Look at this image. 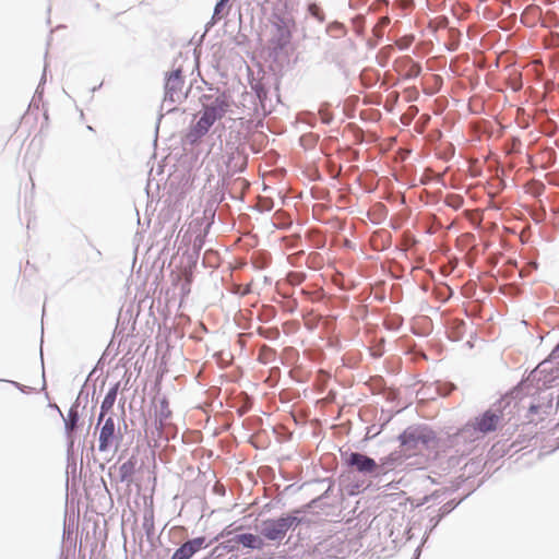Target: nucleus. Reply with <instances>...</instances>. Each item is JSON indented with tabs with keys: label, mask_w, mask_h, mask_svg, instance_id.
Listing matches in <instances>:
<instances>
[{
	"label": "nucleus",
	"mask_w": 559,
	"mask_h": 559,
	"mask_svg": "<svg viewBox=\"0 0 559 559\" xmlns=\"http://www.w3.org/2000/svg\"><path fill=\"white\" fill-rule=\"evenodd\" d=\"M296 516L287 515L278 519H269L262 522L261 534L269 540H282L286 533L299 524Z\"/></svg>",
	"instance_id": "nucleus-1"
},
{
	"label": "nucleus",
	"mask_w": 559,
	"mask_h": 559,
	"mask_svg": "<svg viewBox=\"0 0 559 559\" xmlns=\"http://www.w3.org/2000/svg\"><path fill=\"white\" fill-rule=\"evenodd\" d=\"M271 23L270 44L274 49H283L290 43L292 29L295 26V22L281 15H274Z\"/></svg>",
	"instance_id": "nucleus-2"
},
{
	"label": "nucleus",
	"mask_w": 559,
	"mask_h": 559,
	"mask_svg": "<svg viewBox=\"0 0 559 559\" xmlns=\"http://www.w3.org/2000/svg\"><path fill=\"white\" fill-rule=\"evenodd\" d=\"M501 412L486 411L480 416L475 417L471 424L466 425L464 431L473 429L483 435L495 431L501 421Z\"/></svg>",
	"instance_id": "nucleus-3"
},
{
	"label": "nucleus",
	"mask_w": 559,
	"mask_h": 559,
	"mask_svg": "<svg viewBox=\"0 0 559 559\" xmlns=\"http://www.w3.org/2000/svg\"><path fill=\"white\" fill-rule=\"evenodd\" d=\"M120 439L119 432L116 431V424L112 417H108L100 428L98 439V450L106 452L117 444Z\"/></svg>",
	"instance_id": "nucleus-4"
},
{
	"label": "nucleus",
	"mask_w": 559,
	"mask_h": 559,
	"mask_svg": "<svg viewBox=\"0 0 559 559\" xmlns=\"http://www.w3.org/2000/svg\"><path fill=\"white\" fill-rule=\"evenodd\" d=\"M394 70L403 79H414L419 75L421 68L412 58L405 56L394 62Z\"/></svg>",
	"instance_id": "nucleus-5"
},
{
	"label": "nucleus",
	"mask_w": 559,
	"mask_h": 559,
	"mask_svg": "<svg viewBox=\"0 0 559 559\" xmlns=\"http://www.w3.org/2000/svg\"><path fill=\"white\" fill-rule=\"evenodd\" d=\"M204 537L188 540L174 552L171 559H190L197 551L204 547Z\"/></svg>",
	"instance_id": "nucleus-6"
},
{
	"label": "nucleus",
	"mask_w": 559,
	"mask_h": 559,
	"mask_svg": "<svg viewBox=\"0 0 559 559\" xmlns=\"http://www.w3.org/2000/svg\"><path fill=\"white\" fill-rule=\"evenodd\" d=\"M215 117H211L203 110L199 120L191 128L189 136L192 139V141L201 139L209 132L210 128L215 123Z\"/></svg>",
	"instance_id": "nucleus-7"
},
{
	"label": "nucleus",
	"mask_w": 559,
	"mask_h": 559,
	"mask_svg": "<svg viewBox=\"0 0 559 559\" xmlns=\"http://www.w3.org/2000/svg\"><path fill=\"white\" fill-rule=\"evenodd\" d=\"M346 462L349 466H354L362 473H372L377 468L374 460L356 452L350 453Z\"/></svg>",
	"instance_id": "nucleus-8"
},
{
	"label": "nucleus",
	"mask_w": 559,
	"mask_h": 559,
	"mask_svg": "<svg viewBox=\"0 0 559 559\" xmlns=\"http://www.w3.org/2000/svg\"><path fill=\"white\" fill-rule=\"evenodd\" d=\"M230 103L225 95L216 97L210 105L204 107V111L211 117H215V120L222 119L229 110Z\"/></svg>",
	"instance_id": "nucleus-9"
},
{
	"label": "nucleus",
	"mask_w": 559,
	"mask_h": 559,
	"mask_svg": "<svg viewBox=\"0 0 559 559\" xmlns=\"http://www.w3.org/2000/svg\"><path fill=\"white\" fill-rule=\"evenodd\" d=\"M182 87L183 80L180 74V71H175L170 73L165 85L166 96H168L170 100L175 102L182 94Z\"/></svg>",
	"instance_id": "nucleus-10"
},
{
	"label": "nucleus",
	"mask_w": 559,
	"mask_h": 559,
	"mask_svg": "<svg viewBox=\"0 0 559 559\" xmlns=\"http://www.w3.org/2000/svg\"><path fill=\"white\" fill-rule=\"evenodd\" d=\"M236 542L247 548H261L263 546L262 539L251 533L240 534L236 536Z\"/></svg>",
	"instance_id": "nucleus-11"
},
{
	"label": "nucleus",
	"mask_w": 559,
	"mask_h": 559,
	"mask_svg": "<svg viewBox=\"0 0 559 559\" xmlns=\"http://www.w3.org/2000/svg\"><path fill=\"white\" fill-rule=\"evenodd\" d=\"M160 216L164 218H176V221L180 219V210L175 205H167L162 210Z\"/></svg>",
	"instance_id": "nucleus-12"
},
{
	"label": "nucleus",
	"mask_w": 559,
	"mask_h": 559,
	"mask_svg": "<svg viewBox=\"0 0 559 559\" xmlns=\"http://www.w3.org/2000/svg\"><path fill=\"white\" fill-rule=\"evenodd\" d=\"M79 420L78 413L73 409L69 412L68 419L66 421V427L69 432H72L76 426V423Z\"/></svg>",
	"instance_id": "nucleus-13"
},
{
	"label": "nucleus",
	"mask_w": 559,
	"mask_h": 559,
	"mask_svg": "<svg viewBox=\"0 0 559 559\" xmlns=\"http://www.w3.org/2000/svg\"><path fill=\"white\" fill-rule=\"evenodd\" d=\"M112 402H114V397H110L109 395H107L105 397V400L103 401V403H102V412H100V415H99V418H98V424L102 423V420H103V418L105 416V412L111 407Z\"/></svg>",
	"instance_id": "nucleus-14"
},
{
	"label": "nucleus",
	"mask_w": 559,
	"mask_h": 559,
	"mask_svg": "<svg viewBox=\"0 0 559 559\" xmlns=\"http://www.w3.org/2000/svg\"><path fill=\"white\" fill-rule=\"evenodd\" d=\"M132 468L133 464L131 462H126L120 466V473L123 479L131 474Z\"/></svg>",
	"instance_id": "nucleus-15"
},
{
	"label": "nucleus",
	"mask_w": 559,
	"mask_h": 559,
	"mask_svg": "<svg viewBox=\"0 0 559 559\" xmlns=\"http://www.w3.org/2000/svg\"><path fill=\"white\" fill-rule=\"evenodd\" d=\"M408 44H409V41H408L407 39H405V38H404V39H402V40H400V41H397V45H399L402 49H403V48L408 47Z\"/></svg>",
	"instance_id": "nucleus-16"
},
{
	"label": "nucleus",
	"mask_w": 559,
	"mask_h": 559,
	"mask_svg": "<svg viewBox=\"0 0 559 559\" xmlns=\"http://www.w3.org/2000/svg\"><path fill=\"white\" fill-rule=\"evenodd\" d=\"M162 405H163V408H165V409H166V413H165L164 415H165V418H167V417L170 415V411L168 409L167 402H166V401H163V402H162Z\"/></svg>",
	"instance_id": "nucleus-17"
},
{
	"label": "nucleus",
	"mask_w": 559,
	"mask_h": 559,
	"mask_svg": "<svg viewBox=\"0 0 559 559\" xmlns=\"http://www.w3.org/2000/svg\"><path fill=\"white\" fill-rule=\"evenodd\" d=\"M226 2H222V0L216 4L215 7V13H218L221 11V8L225 4Z\"/></svg>",
	"instance_id": "nucleus-18"
},
{
	"label": "nucleus",
	"mask_w": 559,
	"mask_h": 559,
	"mask_svg": "<svg viewBox=\"0 0 559 559\" xmlns=\"http://www.w3.org/2000/svg\"><path fill=\"white\" fill-rule=\"evenodd\" d=\"M389 23H390L389 17L384 16V17L381 19V24L382 25H388Z\"/></svg>",
	"instance_id": "nucleus-19"
},
{
	"label": "nucleus",
	"mask_w": 559,
	"mask_h": 559,
	"mask_svg": "<svg viewBox=\"0 0 559 559\" xmlns=\"http://www.w3.org/2000/svg\"><path fill=\"white\" fill-rule=\"evenodd\" d=\"M530 411H531L532 413H537V412H538V406H536V405H532V406L530 407Z\"/></svg>",
	"instance_id": "nucleus-20"
},
{
	"label": "nucleus",
	"mask_w": 559,
	"mask_h": 559,
	"mask_svg": "<svg viewBox=\"0 0 559 559\" xmlns=\"http://www.w3.org/2000/svg\"><path fill=\"white\" fill-rule=\"evenodd\" d=\"M452 390H454V385H450L444 395H448Z\"/></svg>",
	"instance_id": "nucleus-21"
},
{
	"label": "nucleus",
	"mask_w": 559,
	"mask_h": 559,
	"mask_svg": "<svg viewBox=\"0 0 559 559\" xmlns=\"http://www.w3.org/2000/svg\"><path fill=\"white\" fill-rule=\"evenodd\" d=\"M29 119H31L29 116L24 117V119H23L24 123H27L29 121Z\"/></svg>",
	"instance_id": "nucleus-22"
},
{
	"label": "nucleus",
	"mask_w": 559,
	"mask_h": 559,
	"mask_svg": "<svg viewBox=\"0 0 559 559\" xmlns=\"http://www.w3.org/2000/svg\"><path fill=\"white\" fill-rule=\"evenodd\" d=\"M29 183H31V188H32V190H33V189H34V182H33V180H32V179H29Z\"/></svg>",
	"instance_id": "nucleus-23"
},
{
	"label": "nucleus",
	"mask_w": 559,
	"mask_h": 559,
	"mask_svg": "<svg viewBox=\"0 0 559 559\" xmlns=\"http://www.w3.org/2000/svg\"><path fill=\"white\" fill-rule=\"evenodd\" d=\"M555 352H559V343H558V346L556 347Z\"/></svg>",
	"instance_id": "nucleus-24"
},
{
	"label": "nucleus",
	"mask_w": 559,
	"mask_h": 559,
	"mask_svg": "<svg viewBox=\"0 0 559 559\" xmlns=\"http://www.w3.org/2000/svg\"><path fill=\"white\" fill-rule=\"evenodd\" d=\"M229 0H222V2H228Z\"/></svg>",
	"instance_id": "nucleus-25"
}]
</instances>
